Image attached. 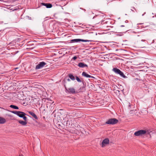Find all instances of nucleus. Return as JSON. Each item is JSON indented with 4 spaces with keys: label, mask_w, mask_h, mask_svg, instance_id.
Returning a JSON list of instances; mask_svg holds the SVG:
<instances>
[{
    "label": "nucleus",
    "mask_w": 156,
    "mask_h": 156,
    "mask_svg": "<svg viewBox=\"0 0 156 156\" xmlns=\"http://www.w3.org/2000/svg\"><path fill=\"white\" fill-rule=\"evenodd\" d=\"M133 8L134 9H136L134 7H133Z\"/></svg>",
    "instance_id": "obj_26"
},
{
    "label": "nucleus",
    "mask_w": 156,
    "mask_h": 156,
    "mask_svg": "<svg viewBox=\"0 0 156 156\" xmlns=\"http://www.w3.org/2000/svg\"><path fill=\"white\" fill-rule=\"evenodd\" d=\"M92 41L91 40H83L80 39H72L70 40V42L71 43H74V42H80V41H82V42H89V41Z\"/></svg>",
    "instance_id": "obj_5"
},
{
    "label": "nucleus",
    "mask_w": 156,
    "mask_h": 156,
    "mask_svg": "<svg viewBox=\"0 0 156 156\" xmlns=\"http://www.w3.org/2000/svg\"><path fill=\"white\" fill-rule=\"evenodd\" d=\"M10 107L14 109H19V108L17 106L13 105H11L10 106Z\"/></svg>",
    "instance_id": "obj_17"
},
{
    "label": "nucleus",
    "mask_w": 156,
    "mask_h": 156,
    "mask_svg": "<svg viewBox=\"0 0 156 156\" xmlns=\"http://www.w3.org/2000/svg\"><path fill=\"white\" fill-rule=\"evenodd\" d=\"M146 41V40H145V39H142V40H141V41Z\"/></svg>",
    "instance_id": "obj_22"
},
{
    "label": "nucleus",
    "mask_w": 156,
    "mask_h": 156,
    "mask_svg": "<svg viewBox=\"0 0 156 156\" xmlns=\"http://www.w3.org/2000/svg\"><path fill=\"white\" fill-rule=\"evenodd\" d=\"M77 57H76V56H75L72 59L73 60H75L77 59Z\"/></svg>",
    "instance_id": "obj_21"
},
{
    "label": "nucleus",
    "mask_w": 156,
    "mask_h": 156,
    "mask_svg": "<svg viewBox=\"0 0 156 156\" xmlns=\"http://www.w3.org/2000/svg\"><path fill=\"white\" fill-rule=\"evenodd\" d=\"M69 77L72 80H74L75 79L74 76L71 74H69L68 75Z\"/></svg>",
    "instance_id": "obj_16"
},
{
    "label": "nucleus",
    "mask_w": 156,
    "mask_h": 156,
    "mask_svg": "<svg viewBox=\"0 0 156 156\" xmlns=\"http://www.w3.org/2000/svg\"><path fill=\"white\" fill-rule=\"evenodd\" d=\"M118 120L115 118H111L108 119L105 123V124L113 125L118 122Z\"/></svg>",
    "instance_id": "obj_1"
},
{
    "label": "nucleus",
    "mask_w": 156,
    "mask_h": 156,
    "mask_svg": "<svg viewBox=\"0 0 156 156\" xmlns=\"http://www.w3.org/2000/svg\"><path fill=\"white\" fill-rule=\"evenodd\" d=\"M71 120H69L66 121V126H68L69 127H73V124Z\"/></svg>",
    "instance_id": "obj_10"
},
{
    "label": "nucleus",
    "mask_w": 156,
    "mask_h": 156,
    "mask_svg": "<svg viewBox=\"0 0 156 156\" xmlns=\"http://www.w3.org/2000/svg\"><path fill=\"white\" fill-rule=\"evenodd\" d=\"M27 120H24V121L21 120H19L18 121L19 123L23 126H25L27 125Z\"/></svg>",
    "instance_id": "obj_13"
},
{
    "label": "nucleus",
    "mask_w": 156,
    "mask_h": 156,
    "mask_svg": "<svg viewBox=\"0 0 156 156\" xmlns=\"http://www.w3.org/2000/svg\"><path fill=\"white\" fill-rule=\"evenodd\" d=\"M129 106H130V105H129Z\"/></svg>",
    "instance_id": "obj_27"
},
{
    "label": "nucleus",
    "mask_w": 156,
    "mask_h": 156,
    "mask_svg": "<svg viewBox=\"0 0 156 156\" xmlns=\"http://www.w3.org/2000/svg\"><path fill=\"white\" fill-rule=\"evenodd\" d=\"M146 133V131L145 130H141L135 132L134 135L136 136H139L144 134Z\"/></svg>",
    "instance_id": "obj_3"
},
{
    "label": "nucleus",
    "mask_w": 156,
    "mask_h": 156,
    "mask_svg": "<svg viewBox=\"0 0 156 156\" xmlns=\"http://www.w3.org/2000/svg\"><path fill=\"white\" fill-rule=\"evenodd\" d=\"M76 78L77 81L78 82H81V81L80 80V79L77 76H76Z\"/></svg>",
    "instance_id": "obj_19"
},
{
    "label": "nucleus",
    "mask_w": 156,
    "mask_h": 156,
    "mask_svg": "<svg viewBox=\"0 0 156 156\" xmlns=\"http://www.w3.org/2000/svg\"><path fill=\"white\" fill-rule=\"evenodd\" d=\"M6 122V120L5 119L0 117V124H4Z\"/></svg>",
    "instance_id": "obj_15"
},
{
    "label": "nucleus",
    "mask_w": 156,
    "mask_h": 156,
    "mask_svg": "<svg viewBox=\"0 0 156 156\" xmlns=\"http://www.w3.org/2000/svg\"><path fill=\"white\" fill-rule=\"evenodd\" d=\"M11 112L12 113L16 114L18 116L20 111H12Z\"/></svg>",
    "instance_id": "obj_18"
},
{
    "label": "nucleus",
    "mask_w": 156,
    "mask_h": 156,
    "mask_svg": "<svg viewBox=\"0 0 156 156\" xmlns=\"http://www.w3.org/2000/svg\"><path fill=\"white\" fill-rule=\"evenodd\" d=\"M66 89V92L67 93L74 94L76 93L75 89L73 87H70L67 89L66 87L65 86Z\"/></svg>",
    "instance_id": "obj_6"
},
{
    "label": "nucleus",
    "mask_w": 156,
    "mask_h": 156,
    "mask_svg": "<svg viewBox=\"0 0 156 156\" xmlns=\"http://www.w3.org/2000/svg\"><path fill=\"white\" fill-rule=\"evenodd\" d=\"M26 115H27L24 112L20 111L18 116L20 117L23 118L24 120H27V118L25 116Z\"/></svg>",
    "instance_id": "obj_7"
},
{
    "label": "nucleus",
    "mask_w": 156,
    "mask_h": 156,
    "mask_svg": "<svg viewBox=\"0 0 156 156\" xmlns=\"http://www.w3.org/2000/svg\"><path fill=\"white\" fill-rule=\"evenodd\" d=\"M78 66L80 68L88 67V66L83 62L79 63Z\"/></svg>",
    "instance_id": "obj_11"
},
{
    "label": "nucleus",
    "mask_w": 156,
    "mask_h": 156,
    "mask_svg": "<svg viewBox=\"0 0 156 156\" xmlns=\"http://www.w3.org/2000/svg\"><path fill=\"white\" fill-rule=\"evenodd\" d=\"M82 75L87 78H94V77L87 74V73L85 72H83L82 73Z\"/></svg>",
    "instance_id": "obj_12"
},
{
    "label": "nucleus",
    "mask_w": 156,
    "mask_h": 156,
    "mask_svg": "<svg viewBox=\"0 0 156 156\" xmlns=\"http://www.w3.org/2000/svg\"><path fill=\"white\" fill-rule=\"evenodd\" d=\"M109 142V140L108 138L104 139L101 143V146L103 147H105L106 145L108 144Z\"/></svg>",
    "instance_id": "obj_8"
},
{
    "label": "nucleus",
    "mask_w": 156,
    "mask_h": 156,
    "mask_svg": "<svg viewBox=\"0 0 156 156\" xmlns=\"http://www.w3.org/2000/svg\"><path fill=\"white\" fill-rule=\"evenodd\" d=\"M113 71L116 73L119 74L121 76L124 78H126V77L124 75L123 73L120 69L116 68H114Z\"/></svg>",
    "instance_id": "obj_2"
},
{
    "label": "nucleus",
    "mask_w": 156,
    "mask_h": 156,
    "mask_svg": "<svg viewBox=\"0 0 156 156\" xmlns=\"http://www.w3.org/2000/svg\"><path fill=\"white\" fill-rule=\"evenodd\" d=\"M28 113H29L30 115H31L35 119H38L37 117L34 113L31 111L28 112Z\"/></svg>",
    "instance_id": "obj_14"
},
{
    "label": "nucleus",
    "mask_w": 156,
    "mask_h": 156,
    "mask_svg": "<svg viewBox=\"0 0 156 156\" xmlns=\"http://www.w3.org/2000/svg\"><path fill=\"white\" fill-rule=\"evenodd\" d=\"M139 34H140V35H138V36H142V35H143L144 34V32H139Z\"/></svg>",
    "instance_id": "obj_20"
},
{
    "label": "nucleus",
    "mask_w": 156,
    "mask_h": 156,
    "mask_svg": "<svg viewBox=\"0 0 156 156\" xmlns=\"http://www.w3.org/2000/svg\"><path fill=\"white\" fill-rule=\"evenodd\" d=\"M121 27H124V25H122L121 26Z\"/></svg>",
    "instance_id": "obj_24"
},
{
    "label": "nucleus",
    "mask_w": 156,
    "mask_h": 156,
    "mask_svg": "<svg viewBox=\"0 0 156 156\" xmlns=\"http://www.w3.org/2000/svg\"><path fill=\"white\" fill-rule=\"evenodd\" d=\"M153 41H154V42H155V41L154 40ZM155 42L156 43V41H155Z\"/></svg>",
    "instance_id": "obj_25"
},
{
    "label": "nucleus",
    "mask_w": 156,
    "mask_h": 156,
    "mask_svg": "<svg viewBox=\"0 0 156 156\" xmlns=\"http://www.w3.org/2000/svg\"><path fill=\"white\" fill-rule=\"evenodd\" d=\"M46 65V63L44 62H40L36 66L35 69L37 70L41 69Z\"/></svg>",
    "instance_id": "obj_4"
},
{
    "label": "nucleus",
    "mask_w": 156,
    "mask_h": 156,
    "mask_svg": "<svg viewBox=\"0 0 156 156\" xmlns=\"http://www.w3.org/2000/svg\"><path fill=\"white\" fill-rule=\"evenodd\" d=\"M41 5H42L45 6L47 8H50L52 7V5L49 3H44L42 2L41 3Z\"/></svg>",
    "instance_id": "obj_9"
},
{
    "label": "nucleus",
    "mask_w": 156,
    "mask_h": 156,
    "mask_svg": "<svg viewBox=\"0 0 156 156\" xmlns=\"http://www.w3.org/2000/svg\"><path fill=\"white\" fill-rule=\"evenodd\" d=\"M67 81H70V80L69 79H67Z\"/></svg>",
    "instance_id": "obj_23"
}]
</instances>
